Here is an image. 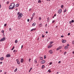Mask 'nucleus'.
I'll list each match as a JSON object with an SVG mask.
<instances>
[{"label":"nucleus","mask_w":74,"mask_h":74,"mask_svg":"<svg viewBox=\"0 0 74 74\" xmlns=\"http://www.w3.org/2000/svg\"><path fill=\"white\" fill-rule=\"evenodd\" d=\"M39 20H41V18H39Z\"/></svg>","instance_id":"nucleus-55"},{"label":"nucleus","mask_w":74,"mask_h":74,"mask_svg":"<svg viewBox=\"0 0 74 74\" xmlns=\"http://www.w3.org/2000/svg\"><path fill=\"white\" fill-rule=\"evenodd\" d=\"M17 15L18 16V20L20 19L21 18V17L23 16V14L22 13H21L20 12H18L17 14Z\"/></svg>","instance_id":"nucleus-2"},{"label":"nucleus","mask_w":74,"mask_h":74,"mask_svg":"<svg viewBox=\"0 0 74 74\" xmlns=\"http://www.w3.org/2000/svg\"><path fill=\"white\" fill-rule=\"evenodd\" d=\"M67 46H69V44H68L67 45Z\"/></svg>","instance_id":"nucleus-54"},{"label":"nucleus","mask_w":74,"mask_h":74,"mask_svg":"<svg viewBox=\"0 0 74 74\" xmlns=\"http://www.w3.org/2000/svg\"><path fill=\"white\" fill-rule=\"evenodd\" d=\"M52 47V45H49L48 47V48H51V47Z\"/></svg>","instance_id":"nucleus-12"},{"label":"nucleus","mask_w":74,"mask_h":74,"mask_svg":"<svg viewBox=\"0 0 74 74\" xmlns=\"http://www.w3.org/2000/svg\"><path fill=\"white\" fill-rule=\"evenodd\" d=\"M33 17H32L31 18V21H32V19H33Z\"/></svg>","instance_id":"nucleus-35"},{"label":"nucleus","mask_w":74,"mask_h":74,"mask_svg":"<svg viewBox=\"0 0 74 74\" xmlns=\"http://www.w3.org/2000/svg\"><path fill=\"white\" fill-rule=\"evenodd\" d=\"M38 3H41V1L40 0H38Z\"/></svg>","instance_id":"nucleus-20"},{"label":"nucleus","mask_w":74,"mask_h":74,"mask_svg":"<svg viewBox=\"0 0 74 74\" xmlns=\"http://www.w3.org/2000/svg\"><path fill=\"white\" fill-rule=\"evenodd\" d=\"M15 42L16 43H17V42H18V40H15Z\"/></svg>","instance_id":"nucleus-25"},{"label":"nucleus","mask_w":74,"mask_h":74,"mask_svg":"<svg viewBox=\"0 0 74 74\" xmlns=\"http://www.w3.org/2000/svg\"><path fill=\"white\" fill-rule=\"evenodd\" d=\"M66 51H65L64 53V55H66Z\"/></svg>","instance_id":"nucleus-36"},{"label":"nucleus","mask_w":74,"mask_h":74,"mask_svg":"<svg viewBox=\"0 0 74 74\" xmlns=\"http://www.w3.org/2000/svg\"><path fill=\"white\" fill-rule=\"evenodd\" d=\"M49 53L50 54H52L53 51H52V50H50L49 51Z\"/></svg>","instance_id":"nucleus-8"},{"label":"nucleus","mask_w":74,"mask_h":74,"mask_svg":"<svg viewBox=\"0 0 74 74\" xmlns=\"http://www.w3.org/2000/svg\"><path fill=\"white\" fill-rule=\"evenodd\" d=\"M4 30H2L1 31V33H4Z\"/></svg>","instance_id":"nucleus-40"},{"label":"nucleus","mask_w":74,"mask_h":74,"mask_svg":"<svg viewBox=\"0 0 74 74\" xmlns=\"http://www.w3.org/2000/svg\"><path fill=\"white\" fill-rule=\"evenodd\" d=\"M16 11H18V9L16 8Z\"/></svg>","instance_id":"nucleus-58"},{"label":"nucleus","mask_w":74,"mask_h":74,"mask_svg":"<svg viewBox=\"0 0 74 74\" xmlns=\"http://www.w3.org/2000/svg\"><path fill=\"white\" fill-rule=\"evenodd\" d=\"M34 63H37V60L36 59H35L34 60Z\"/></svg>","instance_id":"nucleus-22"},{"label":"nucleus","mask_w":74,"mask_h":74,"mask_svg":"<svg viewBox=\"0 0 74 74\" xmlns=\"http://www.w3.org/2000/svg\"><path fill=\"white\" fill-rule=\"evenodd\" d=\"M55 16H53V18H55V17H54Z\"/></svg>","instance_id":"nucleus-62"},{"label":"nucleus","mask_w":74,"mask_h":74,"mask_svg":"<svg viewBox=\"0 0 74 74\" xmlns=\"http://www.w3.org/2000/svg\"><path fill=\"white\" fill-rule=\"evenodd\" d=\"M15 48V47L14 46L13 47V48L12 49H11V50L12 51V50H13L14 49V48Z\"/></svg>","instance_id":"nucleus-28"},{"label":"nucleus","mask_w":74,"mask_h":74,"mask_svg":"<svg viewBox=\"0 0 74 74\" xmlns=\"http://www.w3.org/2000/svg\"><path fill=\"white\" fill-rule=\"evenodd\" d=\"M66 42V40H64L63 39H62V43H64Z\"/></svg>","instance_id":"nucleus-9"},{"label":"nucleus","mask_w":74,"mask_h":74,"mask_svg":"<svg viewBox=\"0 0 74 74\" xmlns=\"http://www.w3.org/2000/svg\"><path fill=\"white\" fill-rule=\"evenodd\" d=\"M67 11V9H65L64 10V12H66Z\"/></svg>","instance_id":"nucleus-24"},{"label":"nucleus","mask_w":74,"mask_h":74,"mask_svg":"<svg viewBox=\"0 0 74 74\" xmlns=\"http://www.w3.org/2000/svg\"><path fill=\"white\" fill-rule=\"evenodd\" d=\"M52 64V62H50L49 65H51Z\"/></svg>","instance_id":"nucleus-37"},{"label":"nucleus","mask_w":74,"mask_h":74,"mask_svg":"<svg viewBox=\"0 0 74 74\" xmlns=\"http://www.w3.org/2000/svg\"><path fill=\"white\" fill-rule=\"evenodd\" d=\"M9 3H10V2L9 1H8L7 2L6 4H9Z\"/></svg>","instance_id":"nucleus-29"},{"label":"nucleus","mask_w":74,"mask_h":74,"mask_svg":"<svg viewBox=\"0 0 74 74\" xmlns=\"http://www.w3.org/2000/svg\"><path fill=\"white\" fill-rule=\"evenodd\" d=\"M48 31H46V34H48Z\"/></svg>","instance_id":"nucleus-47"},{"label":"nucleus","mask_w":74,"mask_h":74,"mask_svg":"<svg viewBox=\"0 0 74 74\" xmlns=\"http://www.w3.org/2000/svg\"><path fill=\"white\" fill-rule=\"evenodd\" d=\"M44 67H45V66H44V65H42V69H44Z\"/></svg>","instance_id":"nucleus-19"},{"label":"nucleus","mask_w":74,"mask_h":74,"mask_svg":"<svg viewBox=\"0 0 74 74\" xmlns=\"http://www.w3.org/2000/svg\"><path fill=\"white\" fill-rule=\"evenodd\" d=\"M45 63V60H43L41 62V64H44Z\"/></svg>","instance_id":"nucleus-10"},{"label":"nucleus","mask_w":74,"mask_h":74,"mask_svg":"<svg viewBox=\"0 0 74 74\" xmlns=\"http://www.w3.org/2000/svg\"><path fill=\"white\" fill-rule=\"evenodd\" d=\"M62 46H59L58 48L57 49V51H58V50H59V49H62Z\"/></svg>","instance_id":"nucleus-6"},{"label":"nucleus","mask_w":74,"mask_h":74,"mask_svg":"<svg viewBox=\"0 0 74 74\" xmlns=\"http://www.w3.org/2000/svg\"><path fill=\"white\" fill-rule=\"evenodd\" d=\"M5 37L3 38H1L0 40V41H1H1H5Z\"/></svg>","instance_id":"nucleus-5"},{"label":"nucleus","mask_w":74,"mask_h":74,"mask_svg":"<svg viewBox=\"0 0 74 74\" xmlns=\"http://www.w3.org/2000/svg\"><path fill=\"white\" fill-rule=\"evenodd\" d=\"M34 15H35V13H34L32 15V17H34Z\"/></svg>","instance_id":"nucleus-27"},{"label":"nucleus","mask_w":74,"mask_h":74,"mask_svg":"<svg viewBox=\"0 0 74 74\" xmlns=\"http://www.w3.org/2000/svg\"><path fill=\"white\" fill-rule=\"evenodd\" d=\"M16 61H17V63L18 64H20V62L19 61V60L18 59H16Z\"/></svg>","instance_id":"nucleus-7"},{"label":"nucleus","mask_w":74,"mask_h":74,"mask_svg":"<svg viewBox=\"0 0 74 74\" xmlns=\"http://www.w3.org/2000/svg\"><path fill=\"white\" fill-rule=\"evenodd\" d=\"M7 25V24H5L4 25V26L5 27Z\"/></svg>","instance_id":"nucleus-42"},{"label":"nucleus","mask_w":74,"mask_h":74,"mask_svg":"<svg viewBox=\"0 0 74 74\" xmlns=\"http://www.w3.org/2000/svg\"><path fill=\"white\" fill-rule=\"evenodd\" d=\"M36 30V28H33L31 30V32H32V31H33V30Z\"/></svg>","instance_id":"nucleus-16"},{"label":"nucleus","mask_w":74,"mask_h":74,"mask_svg":"<svg viewBox=\"0 0 74 74\" xmlns=\"http://www.w3.org/2000/svg\"><path fill=\"white\" fill-rule=\"evenodd\" d=\"M71 22H72V23H74V20H72Z\"/></svg>","instance_id":"nucleus-33"},{"label":"nucleus","mask_w":74,"mask_h":74,"mask_svg":"<svg viewBox=\"0 0 74 74\" xmlns=\"http://www.w3.org/2000/svg\"><path fill=\"white\" fill-rule=\"evenodd\" d=\"M19 3H17L15 7H19Z\"/></svg>","instance_id":"nucleus-13"},{"label":"nucleus","mask_w":74,"mask_h":74,"mask_svg":"<svg viewBox=\"0 0 74 74\" xmlns=\"http://www.w3.org/2000/svg\"><path fill=\"white\" fill-rule=\"evenodd\" d=\"M72 53H73V54H74V51H73V52Z\"/></svg>","instance_id":"nucleus-61"},{"label":"nucleus","mask_w":74,"mask_h":74,"mask_svg":"<svg viewBox=\"0 0 74 74\" xmlns=\"http://www.w3.org/2000/svg\"><path fill=\"white\" fill-rule=\"evenodd\" d=\"M24 60L23 59V58H21V63H23Z\"/></svg>","instance_id":"nucleus-11"},{"label":"nucleus","mask_w":74,"mask_h":74,"mask_svg":"<svg viewBox=\"0 0 74 74\" xmlns=\"http://www.w3.org/2000/svg\"><path fill=\"white\" fill-rule=\"evenodd\" d=\"M29 62H30V61L31 60V58L29 59Z\"/></svg>","instance_id":"nucleus-39"},{"label":"nucleus","mask_w":74,"mask_h":74,"mask_svg":"<svg viewBox=\"0 0 74 74\" xmlns=\"http://www.w3.org/2000/svg\"><path fill=\"white\" fill-rule=\"evenodd\" d=\"M49 18L48 17L47 18V22H49Z\"/></svg>","instance_id":"nucleus-21"},{"label":"nucleus","mask_w":74,"mask_h":74,"mask_svg":"<svg viewBox=\"0 0 74 74\" xmlns=\"http://www.w3.org/2000/svg\"><path fill=\"white\" fill-rule=\"evenodd\" d=\"M1 4H0V8H1Z\"/></svg>","instance_id":"nucleus-59"},{"label":"nucleus","mask_w":74,"mask_h":74,"mask_svg":"<svg viewBox=\"0 0 74 74\" xmlns=\"http://www.w3.org/2000/svg\"><path fill=\"white\" fill-rule=\"evenodd\" d=\"M4 74H6V72H5L4 73Z\"/></svg>","instance_id":"nucleus-64"},{"label":"nucleus","mask_w":74,"mask_h":74,"mask_svg":"<svg viewBox=\"0 0 74 74\" xmlns=\"http://www.w3.org/2000/svg\"><path fill=\"white\" fill-rule=\"evenodd\" d=\"M58 63H61V62H60V61H59V62H58Z\"/></svg>","instance_id":"nucleus-51"},{"label":"nucleus","mask_w":74,"mask_h":74,"mask_svg":"<svg viewBox=\"0 0 74 74\" xmlns=\"http://www.w3.org/2000/svg\"><path fill=\"white\" fill-rule=\"evenodd\" d=\"M23 45H22L21 46V49H22V48H23Z\"/></svg>","instance_id":"nucleus-52"},{"label":"nucleus","mask_w":74,"mask_h":74,"mask_svg":"<svg viewBox=\"0 0 74 74\" xmlns=\"http://www.w3.org/2000/svg\"><path fill=\"white\" fill-rule=\"evenodd\" d=\"M71 23H72V22H71V21H69V23L70 24H71Z\"/></svg>","instance_id":"nucleus-45"},{"label":"nucleus","mask_w":74,"mask_h":74,"mask_svg":"<svg viewBox=\"0 0 74 74\" xmlns=\"http://www.w3.org/2000/svg\"><path fill=\"white\" fill-rule=\"evenodd\" d=\"M46 58H47V56H46V55L44 57V59H46Z\"/></svg>","instance_id":"nucleus-30"},{"label":"nucleus","mask_w":74,"mask_h":74,"mask_svg":"<svg viewBox=\"0 0 74 74\" xmlns=\"http://www.w3.org/2000/svg\"><path fill=\"white\" fill-rule=\"evenodd\" d=\"M61 37H62V38H63V36H61Z\"/></svg>","instance_id":"nucleus-53"},{"label":"nucleus","mask_w":74,"mask_h":74,"mask_svg":"<svg viewBox=\"0 0 74 74\" xmlns=\"http://www.w3.org/2000/svg\"><path fill=\"white\" fill-rule=\"evenodd\" d=\"M27 22H29V19H28L27 20Z\"/></svg>","instance_id":"nucleus-48"},{"label":"nucleus","mask_w":74,"mask_h":74,"mask_svg":"<svg viewBox=\"0 0 74 74\" xmlns=\"http://www.w3.org/2000/svg\"><path fill=\"white\" fill-rule=\"evenodd\" d=\"M9 29V31H11V28H10Z\"/></svg>","instance_id":"nucleus-38"},{"label":"nucleus","mask_w":74,"mask_h":74,"mask_svg":"<svg viewBox=\"0 0 74 74\" xmlns=\"http://www.w3.org/2000/svg\"><path fill=\"white\" fill-rule=\"evenodd\" d=\"M5 57L6 58H9L10 57H11V55H10V53L6 55Z\"/></svg>","instance_id":"nucleus-3"},{"label":"nucleus","mask_w":74,"mask_h":74,"mask_svg":"<svg viewBox=\"0 0 74 74\" xmlns=\"http://www.w3.org/2000/svg\"><path fill=\"white\" fill-rule=\"evenodd\" d=\"M15 7V3H12L10 6L9 7V10H12Z\"/></svg>","instance_id":"nucleus-1"},{"label":"nucleus","mask_w":74,"mask_h":74,"mask_svg":"<svg viewBox=\"0 0 74 74\" xmlns=\"http://www.w3.org/2000/svg\"><path fill=\"white\" fill-rule=\"evenodd\" d=\"M42 59H43V58H42V57H40V60H42Z\"/></svg>","instance_id":"nucleus-34"},{"label":"nucleus","mask_w":74,"mask_h":74,"mask_svg":"<svg viewBox=\"0 0 74 74\" xmlns=\"http://www.w3.org/2000/svg\"><path fill=\"white\" fill-rule=\"evenodd\" d=\"M0 63H1V64H2V63H3V62H0Z\"/></svg>","instance_id":"nucleus-57"},{"label":"nucleus","mask_w":74,"mask_h":74,"mask_svg":"<svg viewBox=\"0 0 74 74\" xmlns=\"http://www.w3.org/2000/svg\"><path fill=\"white\" fill-rule=\"evenodd\" d=\"M31 10H32V9L30 8V9H29V11H31Z\"/></svg>","instance_id":"nucleus-41"},{"label":"nucleus","mask_w":74,"mask_h":74,"mask_svg":"<svg viewBox=\"0 0 74 74\" xmlns=\"http://www.w3.org/2000/svg\"><path fill=\"white\" fill-rule=\"evenodd\" d=\"M48 71H49V73H51V71L50 70V69H49Z\"/></svg>","instance_id":"nucleus-31"},{"label":"nucleus","mask_w":74,"mask_h":74,"mask_svg":"<svg viewBox=\"0 0 74 74\" xmlns=\"http://www.w3.org/2000/svg\"><path fill=\"white\" fill-rule=\"evenodd\" d=\"M47 26V24H46L45 25V26H46V27Z\"/></svg>","instance_id":"nucleus-60"},{"label":"nucleus","mask_w":74,"mask_h":74,"mask_svg":"<svg viewBox=\"0 0 74 74\" xmlns=\"http://www.w3.org/2000/svg\"><path fill=\"white\" fill-rule=\"evenodd\" d=\"M56 16V14H55L54 16Z\"/></svg>","instance_id":"nucleus-49"},{"label":"nucleus","mask_w":74,"mask_h":74,"mask_svg":"<svg viewBox=\"0 0 74 74\" xmlns=\"http://www.w3.org/2000/svg\"><path fill=\"white\" fill-rule=\"evenodd\" d=\"M57 74H59V72H57Z\"/></svg>","instance_id":"nucleus-63"},{"label":"nucleus","mask_w":74,"mask_h":74,"mask_svg":"<svg viewBox=\"0 0 74 74\" xmlns=\"http://www.w3.org/2000/svg\"><path fill=\"white\" fill-rule=\"evenodd\" d=\"M15 51H16L15 50H14V51H13V52H15Z\"/></svg>","instance_id":"nucleus-56"},{"label":"nucleus","mask_w":74,"mask_h":74,"mask_svg":"<svg viewBox=\"0 0 74 74\" xmlns=\"http://www.w3.org/2000/svg\"><path fill=\"white\" fill-rule=\"evenodd\" d=\"M44 37H45V36H44V35H43V36H42V38H44Z\"/></svg>","instance_id":"nucleus-46"},{"label":"nucleus","mask_w":74,"mask_h":74,"mask_svg":"<svg viewBox=\"0 0 74 74\" xmlns=\"http://www.w3.org/2000/svg\"><path fill=\"white\" fill-rule=\"evenodd\" d=\"M53 43V42L52 41H51L50 43V44H52Z\"/></svg>","instance_id":"nucleus-26"},{"label":"nucleus","mask_w":74,"mask_h":74,"mask_svg":"<svg viewBox=\"0 0 74 74\" xmlns=\"http://www.w3.org/2000/svg\"><path fill=\"white\" fill-rule=\"evenodd\" d=\"M32 68H31L29 70L30 71H31L32 70Z\"/></svg>","instance_id":"nucleus-50"},{"label":"nucleus","mask_w":74,"mask_h":74,"mask_svg":"<svg viewBox=\"0 0 74 74\" xmlns=\"http://www.w3.org/2000/svg\"><path fill=\"white\" fill-rule=\"evenodd\" d=\"M32 25L33 26H35L36 25V23H33L32 24Z\"/></svg>","instance_id":"nucleus-17"},{"label":"nucleus","mask_w":74,"mask_h":74,"mask_svg":"<svg viewBox=\"0 0 74 74\" xmlns=\"http://www.w3.org/2000/svg\"><path fill=\"white\" fill-rule=\"evenodd\" d=\"M55 22V20H53V21H52V23H54Z\"/></svg>","instance_id":"nucleus-44"},{"label":"nucleus","mask_w":74,"mask_h":74,"mask_svg":"<svg viewBox=\"0 0 74 74\" xmlns=\"http://www.w3.org/2000/svg\"><path fill=\"white\" fill-rule=\"evenodd\" d=\"M0 60H4V57H2L1 58H0Z\"/></svg>","instance_id":"nucleus-15"},{"label":"nucleus","mask_w":74,"mask_h":74,"mask_svg":"<svg viewBox=\"0 0 74 74\" xmlns=\"http://www.w3.org/2000/svg\"><path fill=\"white\" fill-rule=\"evenodd\" d=\"M42 25L41 23L39 24V26H40V27H42Z\"/></svg>","instance_id":"nucleus-23"},{"label":"nucleus","mask_w":74,"mask_h":74,"mask_svg":"<svg viewBox=\"0 0 74 74\" xmlns=\"http://www.w3.org/2000/svg\"><path fill=\"white\" fill-rule=\"evenodd\" d=\"M61 8H63V5H62L61 6Z\"/></svg>","instance_id":"nucleus-32"},{"label":"nucleus","mask_w":74,"mask_h":74,"mask_svg":"<svg viewBox=\"0 0 74 74\" xmlns=\"http://www.w3.org/2000/svg\"><path fill=\"white\" fill-rule=\"evenodd\" d=\"M69 47H68L67 46H66L64 47V49L66 50V49H68Z\"/></svg>","instance_id":"nucleus-14"},{"label":"nucleus","mask_w":74,"mask_h":74,"mask_svg":"<svg viewBox=\"0 0 74 74\" xmlns=\"http://www.w3.org/2000/svg\"><path fill=\"white\" fill-rule=\"evenodd\" d=\"M17 70H18V69L17 68H16L14 70V72H16Z\"/></svg>","instance_id":"nucleus-18"},{"label":"nucleus","mask_w":74,"mask_h":74,"mask_svg":"<svg viewBox=\"0 0 74 74\" xmlns=\"http://www.w3.org/2000/svg\"><path fill=\"white\" fill-rule=\"evenodd\" d=\"M68 36H70V33H69L68 34Z\"/></svg>","instance_id":"nucleus-43"},{"label":"nucleus","mask_w":74,"mask_h":74,"mask_svg":"<svg viewBox=\"0 0 74 74\" xmlns=\"http://www.w3.org/2000/svg\"><path fill=\"white\" fill-rule=\"evenodd\" d=\"M58 14H61V13H62V9H60L58 11Z\"/></svg>","instance_id":"nucleus-4"}]
</instances>
